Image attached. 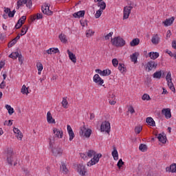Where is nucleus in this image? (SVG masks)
I'll return each instance as SVG.
<instances>
[{"label":"nucleus","mask_w":176,"mask_h":176,"mask_svg":"<svg viewBox=\"0 0 176 176\" xmlns=\"http://www.w3.org/2000/svg\"><path fill=\"white\" fill-rule=\"evenodd\" d=\"M80 157H82V159H83L84 160H87L88 157H87V153H86V154L85 153H81L80 154Z\"/></svg>","instance_id":"052dcab7"},{"label":"nucleus","mask_w":176,"mask_h":176,"mask_svg":"<svg viewBox=\"0 0 176 176\" xmlns=\"http://www.w3.org/2000/svg\"><path fill=\"white\" fill-rule=\"evenodd\" d=\"M60 170L63 173H65V174H67V173H68V168H67V165H65V163L61 162Z\"/></svg>","instance_id":"c756f323"},{"label":"nucleus","mask_w":176,"mask_h":176,"mask_svg":"<svg viewBox=\"0 0 176 176\" xmlns=\"http://www.w3.org/2000/svg\"><path fill=\"white\" fill-rule=\"evenodd\" d=\"M53 133L56 138H63V135H64V132H63V130L57 128H53Z\"/></svg>","instance_id":"1a4fd4ad"},{"label":"nucleus","mask_w":176,"mask_h":176,"mask_svg":"<svg viewBox=\"0 0 176 176\" xmlns=\"http://www.w3.org/2000/svg\"><path fill=\"white\" fill-rule=\"evenodd\" d=\"M67 131L69 135V141H72V140L75 138V133H74V131L72 130V128L69 125H67Z\"/></svg>","instance_id":"f3484780"},{"label":"nucleus","mask_w":176,"mask_h":176,"mask_svg":"<svg viewBox=\"0 0 176 176\" xmlns=\"http://www.w3.org/2000/svg\"><path fill=\"white\" fill-rule=\"evenodd\" d=\"M113 46H116V47H123L126 45V41L120 36H116L111 38V41Z\"/></svg>","instance_id":"7ed1b4c3"},{"label":"nucleus","mask_w":176,"mask_h":176,"mask_svg":"<svg viewBox=\"0 0 176 176\" xmlns=\"http://www.w3.org/2000/svg\"><path fill=\"white\" fill-rule=\"evenodd\" d=\"M3 9H4V13H6V14H9L10 12V8L4 7Z\"/></svg>","instance_id":"69168bd1"},{"label":"nucleus","mask_w":176,"mask_h":176,"mask_svg":"<svg viewBox=\"0 0 176 176\" xmlns=\"http://www.w3.org/2000/svg\"><path fill=\"white\" fill-rule=\"evenodd\" d=\"M28 28H30V27L27 26V25H24L22 27V29L21 30V34H20L21 36H23V35H25L27 34V31H28Z\"/></svg>","instance_id":"cd10ccee"},{"label":"nucleus","mask_w":176,"mask_h":176,"mask_svg":"<svg viewBox=\"0 0 176 176\" xmlns=\"http://www.w3.org/2000/svg\"><path fill=\"white\" fill-rule=\"evenodd\" d=\"M133 9V6H125L124 8V15H123V20H126L129 19V16H130V14L131 13V10Z\"/></svg>","instance_id":"0eeeda50"},{"label":"nucleus","mask_w":176,"mask_h":176,"mask_svg":"<svg viewBox=\"0 0 176 176\" xmlns=\"http://www.w3.org/2000/svg\"><path fill=\"white\" fill-rule=\"evenodd\" d=\"M153 78H154V79H160L161 78H164V71L160 70L158 72H155L153 74Z\"/></svg>","instance_id":"ddd939ff"},{"label":"nucleus","mask_w":176,"mask_h":176,"mask_svg":"<svg viewBox=\"0 0 176 176\" xmlns=\"http://www.w3.org/2000/svg\"><path fill=\"white\" fill-rule=\"evenodd\" d=\"M142 131V126L141 125L135 127V133L136 134H140Z\"/></svg>","instance_id":"a19ab883"},{"label":"nucleus","mask_w":176,"mask_h":176,"mask_svg":"<svg viewBox=\"0 0 176 176\" xmlns=\"http://www.w3.org/2000/svg\"><path fill=\"white\" fill-rule=\"evenodd\" d=\"M21 93H22V94H28L30 92L28 91V88H27L25 85H23Z\"/></svg>","instance_id":"e433bc0d"},{"label":"nucleus","mask_w":176,"mask_h":176,"mask_svg":"<svg viewBox=\"0 0 176 176\" xmlns=\"http://www.w3.org/2000/svg\"><path fill=\"white\" fill-rule=\"evenodd\" d=\"M13 131H14V134L21 133V131H19V129H18L17 128H14Z\"/></svg>","instance_id":"338daca9"},{"label":"nucleus","mask_w":176,"mask_h":176,"mask_svg":"<svg viewBox=\"0 0 176 176\" xmlns=\"http://www.w3.org/2000/svg\"><path fill=\"white\" fill-rule=\"evenodd\" d=\"M129 112H130V113L133 114V113H135V110H134V107H133V106H131L129 109H128Z\"/></svg>","instance_id":"680f3d73"},{"label":"nucleus","mask_w":176,"mask_h":176,"mask_svg":"<svg viewBox=\"0 0 176 176\" xmlns=\"http://www.w3.org/2000/svg\"><path fill=\"white\" fill-rule=\"evenodd\" d=\"M87 157L91 158V160L87 163L88 167H91V166H94L97 164L98 162H100V158L102 157V155L101 153L96 155V151L94 150H89L87 152Z\"/></svg>","instance_id":"f257e3e1"},{"label":"nucleus","mask_w":176,"mask_h":176,"mask_svg":"<svg viewBox=\"0 0 176 176\" xmlns=\"http://www.w3.org/2000/svg\"><path fill=\"white\" fill-rule=\"evenodd\" d=\"M77 170L79 175L82 176L86 175V173H87V170H86V167L83 164L78 165Z\"/></svg>","instance_id":"9d476101"},{"label":"nucleus","mask_w":176,"mask_h":176,"mask_svg":"<svg viewBox=\"0 0 176 176\" xmlns=\"http://www.w3.org/2000/svg\"><path fill=\"white\" fill-rule=\"evenodd\" d=\"M118 69L120 72L121 74H123L126 68H124V64L123 63H120L118 66Z\"/></svg>","instance_id":"ea45409f"},{"label":"nucleus","mask_w":176,"mask_h":176,"mask_svg":"<svg viewBox=\"0 0 176 176\" xmlns=\"http://www.w3.org/2000/svg\"><path fill=\"white\" fill-rule=\"evenodd\" d=\"M23 24V22L21 23H20V21H18V22H17L16 24L15 25V28H16V30H19V28H21Z\"/></svg>","instance_id":"864d4df0"},{"label":"nucleus","mask_w":176,"mask_h":176,"mask_svg":"<svg viewBox=\"0 0 176 176\" xmlns=\"http://www.w3.org/2000/svg\"><path fill=\"white\" fill-rule=\"evenodd\" d=\"M43 16L42 15V14H39L38 13L36 14V16H34L33 18H32V21H35V20H40V19H43Z\"/></svg>","instance_id":"37998d69"},{"label":"nucleus","mask_w":176,"mask_h":176,"mask_svg":"<svg viewBox=\"0 0 176 176\" xmlns=\"http://www.w3.org/2000/svg\"><path fill=\"white\" fill-rule=\"evenodd\" d=\"M25 5H26L27 8H31V6H32V1L27 0Z\"/></svg>","instance_id":"13d9d810"},{"label":"nucleus","mask_w":176,"mask_h":176,"mask_svg":"<svg viewBox=\"0 0 176 176\" xmlns=\"http://www.w3.org/2000/svg\"><path fill=\"white\" fill-rule=\"evenodd\" d=\"M148 56L151 60H156L159 57V52H149Z\"/></svg>","instance_id":"a878e982"},{"label":"nucleus","mask_w":176,"mask_h":176,"mask_svg":"<svg viewBox=\"0 0 176 176\" xmlns=\"http://www.w3.org/2000/svg\"><path fill=\"white\" fill-rule=\"evenodd\" d=\"M168 86L173 93H175V87H174V84H173V82L168 84Z\"/></svg>","instance_id":"de8ad7c7"},{"label":"nucleus","mask_w":176,"mask_h":176,"mask_svg":"<svg viewBox=\"0 0 176 176\" xmlns=\"http://www.w3.org/2000/svg\"><path fill=\"white\" fill-rule=\"evenodd\" d=\"M100 131H106L107 134L111 132V123L108 121H104L100 126Z\"/></svg>","instance_id":"39448f33"},{"label":"nucleus","mask_w":176,"mask_h":176,"mask_svg":"<svg viewBox=\"0 0 176 176\" xmlns=\"http://www.w3.org/2000/svg\"><path fill=\"white\" fill-rule=\"evenodd\" d=\"M50 6L49 4L47 3L44 4V6L41 7L42 12L44 14H47V16H52V14H53V12L50 10Z\"/></svg>","instance_id":"423d86ee"},{"label":"nucleus","mask_w":176,"mask_h":176,"mask_svg":"<svg viewBox=\"0 0 176 176\" xmlns=\"http://www.w3.org/2000/svg\"><path fill=\"white\" fill-rule=\"evenodd\" d=\"M112 35H113V32H109L108 34H107L105 36H104V39L105 41H108L109 39V38H111L112 36Z\"/></svg>","instance_id":"6e6d98bb"},{"label":"nucleus","mask_w":176,"mask_h":176,"mask_svg":"<svg viewBox=\"0 0 176 176\" xmlns=\"http://www.w3.org/2000/svg\"><path fill=\"white\" fill-rule=\"evenodd\" d=\"M17 140H19L20 141H21V140H23V133H18L16 135Z\"/></svg>","instance_id":"0e129e2a"},{"label":"nucleus","mask_w":176,"mask_h":176,"mask_svg":"<svg viewBox=\"0 0 176 176\" xmlns=\"http://www.w3.org/2000/svg\"><path fill=\"white\" fill-rule=\"evenodd\" d=\"M112 64L113 65V67H118V65H119V61L118 60V59L116 58H113L112 60Z\"/></svg>","instance_id":"8fccbe9b"},{"label":"nucleus","mask_w":176,"mask_h":176,"mask_svg":"<svg viewBox=\"0 0 176 176\" xmlns=\"http://www.w3.org/2000/svg\"><path fill=\"white\" fill-rule=\"evenodd\" d=\"M58 38L62 43H67V42H68V40H67V36L63 33L59 35Z\"/></svg>","instance_id":"bb28decb"},{"label":"nucleus","mask_w":176,"mask_h":176,"mask_svg":"<svg viewBox=\"0 0 176 176\" xmlns=\"http://www.w3.org/2000/svg\"><path fill=\"white\" fill-rule=\"evenodd\" d=\"M6 108L8 110L9 115H13L14 113V109L10 105L6 104Z\"/></svg>","instance_id":"473e14b6"},{"label":"nucleus","mask_w":176,"mask_h":176,"mask_svg":"<svg viewBox=\"0 0 176 176\" xmlns=\"http://www.w3.org/2000/svg\"><path fill=\"white\" fill-rule=\"evenodd\" d=\"M142 100H143V101H149L151 96H149L148 94H144L142 97Z\"/></svg>","instance_id":"c03bdc74"},{"label":"nucleus","mask_w":176,"mask_h":176,"mask_svg":"<svg viewBox=\"0 0 176 176\" xmlns=\"http://www.w3.org/2000/svg\"><path fill=\"white\" fill-rule=\"evenodd\" d=\"M139 149L141 152H146V151H148V146L144 144H141L139 146Z\"/></svg>","instance_id":"2f4dec72"},{"label":"nucleus","mask_w":176,"mask_h":176,"mask_svg":"<svg viewBox=\"0 0 176 176\" xmlns=\"http://www.w3.org/2000/svg\"><path fill=\"white\" fill-rule=\"evenodd\" d=\"M146 122L149 126H151L152 127H155V126H156V123L155 122V120H153V118H152V117L147 118Z\"/></svg>","instance_id":"5701e85b"},{"label":"nucleus","mask_w":176,"mask_h":176,"mask_svg":"<svg viewBox=\"0 0 176 176\" xmlns=\"http://www.w3.org/2000/svg\"><path fill=\"white\" fill-rule=\"evenodd\" d=\"M36 67L38 69V74L41 75L42 70L43 69V65L41 63V62H38L36 63Z\"/></svg>","instance_id":"7c9ffc66"},{"label":"nucleus","mask_w":176,"mask_h":176,"mask_svg":"<svg viewBox=\"0 0 176 176\" xmlns=\"http://www.w3.org/2000/svg\"><path fill=\"white\" fill-rule=\"evenodd\" d=\"M13 155V150L12 148H8L7 157H12Z\"/></svg>","instance_id":"3c124183"},{"label":"nucleus","mask_w":176,"mask_h":176,"mask_svg":"<svg viewBox=\"0 0 176 176\" xmlns=\"http://www.w3.org/2000/svg\"><path fill=\"white\" fill-rule=\"evenodd\" d=\"M18 58H19V61L20 64H23V61H24V58L23 57V55L19 54L18 56Z\"/></svg>","instance_id":"bf43d9fd"},{"label":"nucleus","mask_w":176,"mask_h":176,"mask_svg":"<svg viewBox=\"0 0 176 176\" xmlns=\"http://www.w3.org/2000/svg\"><path fill=\"white\" fill-rule=\"evenodd\" d=\"M67 54L71 61L75 64L76 63V56H75L74 53L69 51V50H67Z\"/></svg>","instance_id":"aec40b11"},{"label":"nucleus","mask_w":176,"mask_h":176,"mask_svg":"<svg viewBox=\"0 0 176 176\" xmlns=\"http://www.w3.org/2000/svg\"><path fill=\"white\" fill-rule=\"evenodd\" d=\"M16 43L17 42L14 39H12L8 43V47H12V46H14V45H16Z\"/></svg>","instance_id":"09e8293b"},{"label":"nucleus","mask_w":176,"mask_h":176,"mask_svg":"<svg viewBox=\"0 0 176 176\" xmlns=\"http://www.w3.org/2000/svg\"><path fill=\"white\" fill-rule=\"evenodd\" d=\"M94 82L95 83H97L99 86H102V84L104 83V80L100 77V75L95 74L94 76Z\"/></svg>","instance_id":"f8f14e48"},{"label":"nucleus","mask_w":176,"mask_h":176,"mask_svg":"<svg viewBox=\"0 0 176 176\" xmlns=\"http://www.w3.org/2000/svg\"><path fill=\"white\" fill-rule=\"evenodd\" d=\"M160 142L162 144H166V141H167V138L164 135V133H160L157 136Z\"/></svg>","instance_id":"6ab92c4d"},{"label":"nucleus","mask_w":176,"mask_h":176,"mask_svg":"<svg viewBox=\"0 0 176 176\" xmlns=\"http://www.w3.org/2000/svg\"><path fill=\"white\" fill-rule=\"evenodd\" d=\"M46 53L47 54H56L57 53H60V50H58V48L52 47L44 52V54H46Z\"/></svg>","instance_id":"dca6fc26"},{"label":"nucleus","mask_w":176,"mask_h":176,"mask_svg":"<svg viewBox=\"0 0 176 176\" xmlns=\"http://www.w3.org/2000/svg\"><path fill=\"white\" fill-rule=\"evenodd\" d=\"M162 114L164 115L166 119H170L171 118V110L170 109H163L162 110Z\"/></svg>","instance_id":"4468645a"},{"label":"nucleus","mask_w":176,"mask_h":176,"mask_svg":"<svg viewBox=\"0 0 176 176\" xmlns=\"http://www.w3.org/2000/svg\"><path fill=\"white\" fill-rule=\"evenodd\" d=\"M7 162L8 164L12 166L13 164H12V162H13V157H7Z\"/></svg>","instance_id":"5fc2aeb1"},{"label":"nucleus","mask_w":176,"mask_h":176,"mask_svg":"<svg viewBox=\"0 0 176 176\" xmlns=\"http://www.w3.org/2000/svg\"><path fill=\"white\" fill-rule=\"evenodd\" d=\"M138 56H140V53L138 52H134L132 55L130 56V58L132 63H134V64H137Z\"/></svg>","instance_id":"a211bd4d"},{"label":"nucleus","mask_w":176,"mask_h":176,"mask_svg":"<svg viewBox=\"0 0 176 176\" xmlns=\"http://www.w3.org/2000/svg\"><path fill=\"white\" fill-rule=\"evenodd\" d=\"M19 54H19V52H12L9 55V57L10 58H13V60H16Z\"/></svg>","instance_id":"4c0bfd02"},{"label":"nucleus","mask_w":176,"mask_h":176,"mask_svg":"<svg viewBox=\"0 0 176 176\" xmlns=\"http://www.w3.org/2000/svg\"><path fill=\"white\" fill-rule=\"evenodd\" d=\"M174 20H175V19L174 18V16H172L170 19H166V21H164L163 23L164 25H166V27H168V25H171V24L174 23Z\"/></svg>","instance_id":"4be33fe9"},{"label":"nucleus","mask_w":176,"mask_h":176,"mask_svg":"<svg viewBox=\"0 0 176 176\" xmlns=\"http://www.w3.org/2000/svg\"><path fill=\"white\" fill-rule=\"evenodd\" d=\"M62 105H63V108H65V109H67V108H68V107L67 106V105H68V101L67 100V98H63Z\"/></svg>","instance_id":"58836bf2"},{"label":"nucleus","mask_w":176,"mask_h":176,"mask_svg":"<svg viewBox=\"0 0 176 176\" xmlns=\"http://www.w3.org/2000/svg\"><path fill=\"white\" fill-rule=\"evenodd\" d=\"M166 170H170V173H176V164H173L169 168H166Z\"/></svg>","instance_id":"72a5a7b5"},{"label":"nucleus","mask_w":176,"mask_h":176,"mask_svg":"<svg viewBox=\"0 0 176 176\" xmlns=\"http://www.w3.org/2000/svg\"><path fill=\"white\" fill-rule=\"evenodd\" d=\"M5 86H6V82L3 81V82L0 84V89H5Z\"/></svg>","instance_id":"774afa93"},{"label":"nucleus","mask_w":176,"mask_h":176,"mask_svg":"<svg viewBox=\"0 0 176 176\" xmlns=\"http://www.w3.org/2000/svg\"><path fill=\"white\" fill-rule=\"evenodd\" d=\"M138 45H140V40L138 38H134L130 43L131 46H137Z\"/></svg>","instance_id":"f704fd0d"},{"label":"nucleus","mask_w":176,"mask_h":176,"mask_svg":"<svg viewBox=\"0 0 176 176\" xmlns=\"http://www.w3.org/2000/svg\"><path fill=\"white\" fill-rule=\"evenodd\" d=\"M26 2H27V0H18L16 3V9L19 10L21 6H23V5H25Z\"/></svg>","instance_id":"c85d7f7f"},{"label":"nucleus","mask_w":176,"mask_h":176,"mask_svg":"<svg viewBox=\"0 0 176 176\" xmlns=\"http://www.w3.org/2000/svg\"><path fill=\"white\" fill-rule=\"evenodd\" d=\"M166 79V81H167L168 85L170 82H173L171 81V80H172V78H171V72H169L167 73Z\"/></svg>","instance_id":"79ce46f5"},{"label":"nucleus","mask_w":176,"mask_h":176,"mask_svg":"<svg viewBox=\"0 0 176 176\" xmlns=\"http://www.w3.org/2000/svg\"><path fill=\"white\" fill-rule=\"evenodd\" d=\"M123 164H124V162H123V160L122 159L119 160L117 164L118 168H120L123 166Z\"/></svg>","instance_id":"603ef678"},{"label":"nucleus","mask_w":176,"mask_h":176,"mask_svg":"<svg viewBox=\"0 0 176 176\" xmlns=\"http://www.w3.org/2000/svg\"><path fill=\"white\" fill-rule=\"evenodd\" d=\"M146 69H148V72H151L152 69H156L157 68V63L151 60L146 64Z\"/></svg>","instance_id":"6e6552de"},{"label":"nucleus","mask_w":176,"mask_h":176,"mask_svg":"<svg viewBox=\"0 0 176 176\" xmlns=\"http://www.w3.org/2000/svg\"><path fill=\"white\" fill-rule=\"evenodd\" d=\"M111 155L114 160H119V153H118V150H116V147L113 146V151H112Z\"/></svg>","instance_id":"b1692460"},{"label":"nucleus","mask_w":176,"mask_h":176,"mask_svg":"<svg viewBox=\"0 0 176 176\" xmlns=\"http://www.w3.org/2000/svg\"><path fill=\"white\" fill-rule=\"evenodd\" d=\"M15 13H16V10H14L12 11H10L8 16V17H14Z\"/></svg>","instance_id":"4d7b16f0"},{"label":"nucleus","mask_w":176,"mask_h":176,"mask_svg":"<svg viewBox=\"0 0 176 176\" xmlns=\"http://www.w3.org/2000/svg\"><path fill=\"white\" fill-rule=\"evenodd\" d=\"M50 148L51 149V152L53 155V156H55V157H58V156H62L63 152H64V150L61 148L60 146H55L54 147V138L50 139Z\"/></svg>","instance_id":"f03ea898"},{"label":"nucleus","mask_w":176,"mask_h":176,"mask_svg":"<svg viewBox=\"0 0 176 176\" xmlns=\"http://www.w3.org/2000/svg\"><path fill=\"white\" fill-rule=\"evenodd\" d=\"M96 72L101 75V76H109L111 75V70L109 69L102 71L100 69H96Z\"/></svg>","instance_id":"9b49d317"},{"label":"nucleus","mask_w":176,"mask_h":176,"mask_svg":"<svg viewBox=\"0 0 176 176\" xmlns=\"http://www.w3.org/2000/svg\"><path fill=\"white\" fill-rule=\"evenodd\" d=\"M26 19H27V17L25 16H21V19H19L18 21H20L21 23H23V24H24V22L25 21Z\"/></svg>","instance_id":"e2e57ef3"},{"label":"nucleus","mask_w":176,"mask_h":176,"mask_svg":"<svg viewBox=\"0 0 176 176\" xmlns=\"http://www.w3.org/2000/svg\"><path fill=\"white\" fill-rule=\"evenodd\" d=\"M102 14V10H99L96 11V13L95 14L96 19H100V17H101Z\"/></svg>","instance_id":"49530a36"},{"label":"nucleus","mask_w":176,"mask_h":176,"mask_svg":"<svg viewBox=\"0 0 176 176\" xmlns=\"http://www.w3.org/2000/svg\"><path fill=\"white\" fill-rule=\"evenodd\" d=\"M47 122H48V123L56 124V120L53 118V116H52L50 111L47 113Z\"/></svg>","instance_id":"412c9836"},{"label":"nucleus","mask_w":176,"mask_h":176,"mask_svg":"<svg viewBox=\"0 0 176 176\" xmlns=\"http://www.w3.org/2000/svg\"><path fill=\"white\" fill-rule=\"evenodd\" d=\"M80 135L86 137V138H90V135H91V129L86 128L85 122H83V126L80 128Z\"/></svg>","instance_id":"20e7f679"},{"label":"nucleus","mask_w":176,"mask_h":176,"mask_svg":"<svg viewBox=\"0 0 176 176\" xmlns=\"http://www.w3.org/2000/svg\"><path fill=\"white\" fill-rule=\"evenodd\" d=\"M73 16H74L76 19V17L80 18L85 16V10H81L77 12H75L73 14Z\"/></svg>","instance_id":"393cba45"},{"label":"nucleus","mask_w":176,"mask_h":176,"mask_svg":"<svg viewBox=\"0 0 176 176\" xmlns=\"http://www.w3.org/2000/svg\"><path fill=\"white\" fill-rule=\"evenodd\" d=\"M98 6L100 8V9H102V10H105V8H107V4L105 3L104 1L98 2Z\"/></svg>","instance_id":"c9c22d12"},{"label":"nucleus","mask_w":176,"mask_h":176,"mask_svg":"<svg viewBox=\"0 0 176 176\" xmlns=\"http://www.w3.org/2000/svg\"><path fill=\"white\" fill-rule=\"evenodd\" d=\"M93 35H94V32H93V30H88L86 31V36L87 38H89L90 36H93Z\"/></svg>","instance_id":"a18cd8bd"},{"label":"nucleus","mask_w":176,"mask_h":176,"mask_svg":"<svg viewBox=\"0 0 176 176\" xmlns=\"http://www.w3.org/2000/svg\"><path fill=\"white\" fill-rule=\"evenodd\" d=\"M151 42L153 45H159L160 43V37L159 36V34H153L151 38Z\"/></svg>","instance_id":"2eb2a0df"}]
</instances>
